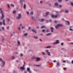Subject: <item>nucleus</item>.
Here are the masks:
<instances>
[{"label": "nucleus", "mask_w": 73, "mask_h": 73, "mask_svg": "<svg viewBox=\"0 0 73 73\" xmlns=\"http://www.w3.org/2000/svg\"><path fill=\"white\" fill-rule=\"evenodd\" d=\"M45 28V27L44 26H43L41 27V28Z\"/></svg>", "instance_id": "c85d7f7f"}, {"label": "nucleus", "mask_w": 73, "mask_h": 73, "mask_svg": "<svg viewBox=\"0 0 73 73\" xmlns=\"http://www.w3.org/2000/svg\"><path fill=\"white\" fill-rule=\"evenodd\" d=\"M41 60V58H37V61H39Z\"/></svg>", "instance_id": "4468645a"}, {"label": "nucleus", "mask_w": 73, "mask_h": 73, "mask_svg": "<svg viewBox=\"0 0 73 73\" xmlns=\"http://www.w3.org/2000/svg\"><path fill=\"white\" fill-rule=\"evenodd\" d=\"M42 32H45V30H43L42 31Z\"/></svg>", "instance_id": "3c124183"}, {"label": "nucleus", "mask_w": 73, "mask_h": 73, "mask_svg": "<svg viewBox=\"0 0 73 73\" xmlns=\"http://www.w3.org/2000/svg\"><path fill=\"white\" fill-rule=\"evenodd\" d=\"M37 66H40V65H37Z\"/></svg>", "instance_id": "8fccbe9b"}, {"label": "nucleus", "mask_w": 73, "mask_h": 73, "mask_svg": "<svg viewBox=\"0 0 73 73\" xmlns=\"http://www.w3.org/2000/svg\"><path fill=\"white\" fill-rule=\"evenodd\" d=\"M50 22L51 23H52V20H50Z\"/></svg>", "instance_id": "de8ad7c7"}, {"label": "nucleus", "mask_w": 73, "mask_h": 73, "mask_svg": "<svg viewBox=\"0 0 73 73\" xmlns=\"http://www.w3.org/2000/svg\"><path fill=\"white\" fill-rule=\"evenodd\" d=\"M34 58H35V60H36V61H37V58L36 57L33 56L31 58V59H32V60L34 59Z\"/></svg>", "instance_id": "9b49d317"}, {"label": "nucleus", "mask_w": 73, "mask_h": 73, "mask_svg": "<svg viewBox=\"0 0 73 73\" xmlns=\"http://www.w3.org/2000/svg\"><path fill=\"white\" fill-rule=\"evenodd\" d=\"M0 61H2L3 63V66H4L5 65V62L4 61H3V60L1 58H0Z\"/></svg>", "instance_id": "6e6552de"}, {"label": "nucleus", "mask_w": 73, "mask_h": 73, "mask_svg": "<svg viewBox=\"0 0 73 73\" xmlns=\"http://www.w3.org/2000/svg\"><path fill=\"white\" fill-rule=\"evenodd\" d=\"M42 3V1H40V3Z\"/></svg>", "instance_id": "338daca9"}, {"label": "nucleus", "mask_w": 73, "mask_h": 73, "mask_svg": "<svg viewBox=\"0 0 73 73\" xmlns=\"http://www.w3.org/2000/svg\"><path fill=\"white\" fill-rule=\"evenodd\" d=\"M2 24H3V23L1 22H0V25H2Z\"/></svg>", "instance_id": "473e14b6"}, {"label": "nucleus", "mask_w": 73, "mask_h": 73, "mask_svg": "<svg viewBox=\"0 0 73 73\" xmlns=\"http://www.w3.org/2000/svg\"><path fill=\"white\" fill-rule=\"evenodd\" d=\"M27 15H29V12L27 11Z\"/></svg>", "instance_id": "2f4dec72"}, {"label": "nucleus", "mask_w": 73, "mask_h": 73, "mask_svg": "<svg viewBox=\"0 0 73 73\" xmlns=\"http://www.w3.org/2000/svg\"><path fill=\"white\" fill-rule=\"evenodd\" d=\"M11 6L13 7H14V5H13V4H11Z\"/></svg>", "instance_id": "7c9ffc66"}, {"label": "nucleus", "mask_w": 73, "mask_h": 73, "mask_svg": "<svg viewBox=\"0 0 73 73\" xmlns=\"http://www.w3.org/2000/svg\"><path fill=\"white\" fill-rule=\"evenodd\" d=\"M66 23H67V24L68 25H69V24H70V22L68 21H66Z\"/></svg>", "instance_id": "b1692460"}, {"label": "nucleus", "mask_w": 73, "mask_h": 73, "mask_svg": "<svg viewBox=\"0 0 73 73\" xmlns=\"http://www.w3.org/2000/svg\"><path fill=\"white\" fill-rule=\"evenodd\" d=\"M26 5L25 4H24V9H25V7H26Z\"/></svg>", "instance_id": "c756f323"}, {"label": "nucleus", "mask_w": 73, "mask_h": 73, "mask_svg": "<svg viewBox=\"0 0 73 73\" xmlns=\"http://www.w3.org/2000/svg\"><path fill=\"white\" fill-rule=\"evenodd\" d=\"M3 23L4 25H5V21L4 20V19L3 20Z\"/></svg>", "instance_id": "f3484780"}, {"label": "nucleus", "mask_w": 73, "mask_h": 73, "mask_svg": "<svg viewBox=\"0 0 73 73\" xmlns=\"http://www.w3.org/2000/svg\"><path fill=\"white\" fill-rule=\"evenodd\" d=\"M46 52L47 53L48 56H50V53L49 52V50H47Z\"/></svg>", "instance_id": "0eeeda50"}, {"label": "nucleus", "mask_w": 73, "mask_h": 73, "mask_svg": "<svg viewBox=\"0 0 73 73\" xmlns=\"http://www.w3.org/2000/svg\"><path fill=\"white\" fill-rule=\"evenodd\" d=\"M16 11H13V13H16Z\"/></svg>", "instance_id": "c9c22d12"}, {"label": "nucleus", "mask_w": 73, "mask_h": 73, "mask_svg": "<svg viewBox=\"0 0 73 73\" xmlns=\"http://www.w3.org/2000/svg\"><path fill=\"white\" fill-rule=\"evenodd\" d=\"M59 2H61L62 0H58Z\"/></svg>", "instance_id": "4c0bfd02"}, {"label": "nucleus", "mask_w": 73, "mask_h": 73, "mask_svg": "<svg viewBox=\"0 0 73 73\" xmlns=\"http://www.w3.org/2000/svg\"><path fill=\"white\" fill-rule=\"evenodd\" d=\"M8 21H9V19H8V18H7V19Z\"/></svg>", "instance_id": "a19ab883"}, {"label": "nucleus", "mask_w": 73, "mask_h": 73, "mask_svg": "<svg viewBox=\"0 0 73 73\" xmlns=\"http://www.w3.org/2000/svg\"><path fill=\"white\" fill-rule=\"evenodd\" d=\"M32 19L34 20H36V18H35V17H31Z\"/></svg>", "instance_id": "6ab92c4d"}, {"label": "nucleus", "mask_w": 73, "mask_h": 73, "mask_svg": "<svg viewBox=\"0 0 73 73\" xmlns=\"http://www.w3.org/2000/svg\"><path fill=\"white\" fill-rule=\"evenodd\" d=\"M52 35V33H48L46 35V36H49Z\"/></svg>", "instance_id": "a211bd4d"}, {"label": "nucleus", "mask_w": 73, "mask_h": 73, "mask_svg": "<svg viewBox=\"0 0 73 73\" xmlns=\"http://www.w3.org/2000/svg\"><path fill=\"white\" fill-rule=\"evenodd\" d=\"M24 73H27V71H25V72H24Z\"/></svg>", "instance_id": "0e129e2a"}, {"label": "nucleus", "mask_w": 73, "mask_h": 73, "mask_svg": "<svg viewBox=\"0 0 73 73\" xmlns=\"http://www.w3.org/2000/svg\"><path fill=\"white\" fill-rule=\"evenodd\" d=\"M4 38H3H3H2V41H4Z\"/></svg>", "instance_id": "c03bdc74"}, {"label": "nucleus", "mask_w": 73, "mask_h": 73, "mask_svg": "<svg viewBox=\"0 0 73 73\" xmlns=\"http://www.w3.org/2000/svg\"><path fill=\"white\" fill-rule=\"evenodd\" d=\"M20 69L21 70V69H23V70H24L25 69V68H24V67H21L20 68Z\"/></svg>", "instance_id": "f8f14e48"}, {"label": "nucleus", "mask_w": 73, "mask_h": 73, "mask_svg": "<svg viewBox=\"0 0 73 73\" xmlns=\"http://www.w3.org/2000/svg\"><path fill=\"white\" fill-rule=\"evenodd\" d=\"M64 45V43H62L61 44V45Z\"/></svg>", "instance_id": "49530a36"}, {"label": "nucleus", "mask_w": 73, "mask_h": 73, "mask_svg": "<svg viewBox=\"0 0 73 73\" xmlns=\"http://www.w3.org/2000/svg\"><path fill=\"white\" fill-rule=\"evenodd\" d=\"M51 46H47L46 47V48H51Z\"/></svg>", "instance_id": "aec40b11"}, {"label": "nucleus", "mask_w": 73, "mask_h": 73, "mask_svg": "<svg viewBox=\"0 0 73 73\" xmlns=\"http://www.w3.org/2000/svg\"><path fill=\"white\" fill-rule=\"evenodd\" d=\"M7 29H9V27H7Z\"/></svg>", "instance_id": "052dcab7"}, {"label": "nucleus", "mask_w": 73, "mask_h": 73, "mask_svg": "<svg viewBox=\"0 0 73 73\" xmlns=\"http://www.w3.org/2000/svg\"><path fill=\"white\" fill-rule=\"evenodd\" d=\"M70 44H73V42H71V43H70Z\"/></svg>", "instance_id": "e2e57ef3"}, {"label": "nucleus", "mask_w": 73, "mask_h": 73, "mask_svg": "<svg viewBox=\"0 0 73 73\" xmlns=\"http://www.w3.org/2000/svg\"><path fill=\"white\" fill-rule=\"evenodd\" d=\"M0 13H1L2 15L1 17V19H3L4 17V13H3V11H2V9L1 8H0Z\"/></svg>", "instance_id": "f257e3e1"}, {"label": "nucleus", "mask_w": 73, "mask_h": 73, "mask_svg": "<svg viewBox=\"0 0 73 73\" xmlns=\"http://www.w3.org/2000/svg\"><path fill=\"white\" fill-rule=\"evenodd\" d=\"M56 62V60H55L54 61V62Z\"/></svg>", "instance_id": "5fc2aeb1"}, {"label": "nucleus", "mask_w": 73, "mask_h": 73, "mask_svg": "<svg viewBox=\"0 0 73 73\" xmlns=\"http://www.w3.org/2000/svg\"><path fill=\"white\" fill-rule=\"evenodd\" d=\"M65 12L66 13H68L69 12V11H68V10H66L65 11Z\"/></svg>", "instance_id": "393cba45"}, {"label": "nucleus", "mask_w": 73, "mask_h": 73, "mask_svg": "<svg viewBox=\"0 0 73 73\" xmlns=\"http://www.w3.org/2000/svg\"><path fill=\"white\" fill-rule=\"evenodd\" d=\"M55 6L57 7H60V8H61V7H62V6H61V5H59L57 3H56L55 4Z\"/></svg>", "instance_id": "20e7f679"}, {"label": "nucleus", "mask_w": 73, "mask_h": 73, "mask_svg": "<svg viewBox=\"0 0 73 73\" xmlns=\"http://www.w3.org/2000/svg\"><path fill=\"white\" fill-rule=\"evenodd\" d=\"M51 32H53V29H54V28L53 27H52L51 28Z\"/></svg>", "instance_id": "dca6fc26"}, {"label": "nucleus", "mask_w": 73, "mask_h": 73, "mask_svg": "<svg viewBox=\"0 0 73 73\" xmlns=\"http://www.w3.org/2000/svg\"><path fill=\"white\" fill-rule=\"evenodd\" d=\"M49 30H47V32H49Z\"/></svg>", "instance_id": "603ef678"}, {"label": "nucleus", "mask_w": 73, "mask_h": 73, "mask_svg": "<svg viewBox=\"0 0 73 73\" xmlns=\"http://www.w3.org/2000/svg\"><path fill=\"white\" fill-rule=\"evenodd\" d=\"M56 12H57V13H58V14L59 13H58V11H56Z\"/></svg>", "instance_id": "680f3d73"}, {"label": "nucleus", "mask_w": 73, "mask_h": 73, "mask_svg": "<svg viewBox=\"0 0 73 73\" xmlns=\"http://www.w3.org/2000/svg\"><path fill=\"white\" fill-rule=\"evenodd\" d=\"M71 5H72V6H73V3L72 2L71 3Z\"/></svg>", "instance_id": "58836bf2"}, {"label": "nucleus", "mask_w": 73, "mask_h": 73, "mask_svg": "<svg viewBox=\"0 0 73 73\" xmlns=\"http://www.w3.org/2000/svg\"><path fill=\"white\" fill-rule=\"evenodd\" d=\"M51 17L52 18H57L58 17V15H51Z\"/></svg>", "instance_id": "39448f33"}, {"label": "nucleus", "mask_w": 73, "mask_h": 73, "mask_svg": "<svg viewBox=\"0 0 73 73\" xmlns=\"http://www.w3.org/2000/svg\"><path fill=\"white\" fill-rule=\"evenodd\" d=\"M62 26H63V25L62 24H58L55 26V28L56 29H58L60 27H62Z\"/></svg>", "instance_id": "7ed1b4c3"}, {"label": "nucleus", "mask_w": 73, "mask_h": 73, "mask_svg": "<svg viewBox=\"0 0 73 73\" xmlns=\"http://www.w3.org/2000/svg\"><path fill=\"white\" fill-rule=\"evenodd\" d=\"M29 15H33V11H31L30 13H29Z\"/></svg>", "instance_id": "ddd939ff"}, {"label": "nucleus", "mask_w": 73, "mask_h": 73, "mask_svg": "<svg viewBox=\"0 0 73 73\" xmlns=\"http://www.w3.org/2000/svg\"><path fill=\"white\" fill-rule=\"evenodd\" d=\"M31 31H32V32H33L35 33H36V31L35 30L33 29H32L31 30Z\"/></svg>", "instance_id": "2eb2a0df"}, {"label": "nucleus", "mask_w": 73, "mask_h": 73, "mask_svg": "<svg viewBox=\"0 0 73 73\" xmlns=\"http://www.w3.org/2000/svg\"><path fill=\"white\" fill-rule=\"evenodd\" d=\"M72 64H73V60H72Z\"/></svg>", "instance_id": "774afa93"}, {"label": "nucleus", "mask_w": 73, "mask_h": 73, "mask_svg": "<svg viewBox=\"0 0 73 73\" xmlns=\"http://www.w3.org/2000/svg\"><path fill=\"white\" fill-rule=\"evenodd\" d=\"M23 1L25 2V0H20V3L21 4V5H23Z\"/></svg>", "instance_id": "1a4fd4ad"}, {"label": "nucleus", "mask_w": 73, "mask_h": 73, "mask_svg": "<svg viewBox=\"0 0 73 73\" xmlns=\"http://www.w3.org/2000/svg\"><path fill=\"white\" fill-rule=\"evenodd\" d=\"M2 30H4V28L3 27H2Z\"/></svg>", "instance_id": "79ce46f5"}, {"label": "nucleus", "mask_w": 73, "mask_h": 73, "mask_svg": "<svg viewBox=\"0 0 73 73\" xmlns=\"http://www.w3.org/2000/svg\"><path fill=\"white\" fill-rule=\"evenodd\" d=\"M63 69L64 70H66V68H63Z\"/></svg>", "instance_id": "e433bc0d"}, {"label": "nucleus", "mask_w": 73, "mask_h": 73, "mask_svg": "<svg viewBox=\"0 0 73 73\" xmlns=\"http://www.w3.org/2000/svg\"><path fill=\"white\" fill-rule=\"evenodd\" d=\"M23 54H21L20 56H23Z\"/></svg>", "instance_id": "4d7b16f0"}, {"label": "nucleus", "mask_w": 73, "mask_h": 73, "mask_svg": "<svg viewBox=\"0 0 73 73\" xmlns=\"http://www.w3.org/2000/svg\"><path fill=\"white\" fill-rule=\"evenodd\" d=\"M60 65V62H57V66H59Z\"/></svg>", "instance_id": "4be33fe9"}, {"label": "nucleus", "mask_w": 73, "mask_h": 73, "mask_svg": "<svg viewBox=\"0 0 73 73\" xmlns=\"http://www.w3.org/2000/svg\"><path fill=\"white\" fill-rule=\"evenodd\" d=\"M63 62H66V61H65V60H63Z\"/></svg>", "instance_id": "13d9d810"}, {"label": "nucleus", "mask_w": 73, "mask_h": 73, "mask_svg": "<svg viewBox=\"0 0 73 73\" xmlns=\"http://www.w3.org/2000/svg\"><path fill=\"white\" fill-rule=\"evenodd\" d=\"M45 19H43L40 20V21L41 22H43V21H45Z\"/></svg>", "instance_id": "412c9836"}, {"label": "nucleus", "mask_w": 73, "mask_h": 73, "mask_svg": "<svg viewBox=\"0 0 73 73\" xmlns=\"http://www.w3.org/2000/svg\"><path fill=\"white\" fill-rule=\"evenodd\" d=\"M16 62H19V61H18V60H17Z\"/></svg>", "instance_id": "69168bd1"}, {"label": "nucleus", "mask_w": 73, "mask_h": 73, "mask_svg": "<svg viewBox=\"0 0 73 73\" xmlns=\"http://www.w3.org/2000/svg\"><path fill=\"white\" fill-rule=\"evenodd\" d=\"M18 29L19 30H20V27H18Z\"/></svg>", "instance_id": "864d4df0"}, {"label": "nucleus", "mask_w": 73, "mask_h": 73, "mask_svg": "<svg viewBox=\"0 0 73 73\" xmlns=\"http://www.w3.org/2000/svg\"><path fill=\"white\" fill-rule=\"evenodd\" d=\"M27 70L29 72V71H30V68H27Z\"/></svg>", "instance_id": "cd10ccee"}, {"label": "nucleus", "mask_w": 73, "mask_h": 73, "mask_svg": "<svg viewBox=\"0 0 73 73\" xmlns=\"http://www.w3.org/2000/svg\"><path fill=\"white\" fill-rule=\"evenodd\" d=\"M40 41H42V40H41V39H40Z\"/></svg>", "instance_id": "bf43d9fd"}, {"label": "nucleus", "mask_w": 73, "mask_h": 73, "mask_svg": "<svg viewBox=\"0 0 73 73\" xmlns=\"http://www.w3.org/2000/svg\"><path fill=\"white\" fill-rule=\"evenodd\" d=\"M55 23H57V21H54Z\"/></svg>", "instance_id": "f704fd0d"}, {"label": "nucleus", "mask_w": 73, "mask_h": 73, "mask_svg": "<svg viewBox=\"0 0 73 73\" xmlns=\"http://www.w3.org/2000/svg\"><path fill=\"white\" fill-rule=\"evenodd\" d=\"M18 45H20V42L19 41H18Z\"/></svg>", "instance_id": "5701e85b"}, {"label": "nucleus", "mask_w": 73, "mask_h": 73, "mask_svg": "<svg viewBox=\"0 0 73 73\" xmlns=\"http://www.w3.org/2000/svg\"><path fill=\"white\" fill-rule=\"evenodd\" d=\"M28 29H29V30L30 29H31V27H29L28 28Z\"/></svg>", "instance_id": "6e6d98bb"}, {"label": "nucleus", "mask_w": 73, "mask_h": 73, "mask_svg": "<svg viewBox=\"0 0 73 73\" xmlns=\"http://www.w3.org/2000/svg\"><path fill=\"white\" fill-rule=\"evenodd\" d=\"M7 7L8 8H10V7H9V4H7Z\"/></svg>", "instance_id": "a878e982"}, {"label": "nucleus", "mask_w": 73, "mask_h": 73, "mask_svg": "<svg viewBox=\"0 0 73 73\" xmlns=\"http://www.w3.org/2000/svg\"><path fill=\"white\" fill-rule=\"evenodd\" d=\"M21 14H18V16L17 17V19L19 20V19H21Z\"/></svg>", "instance_id": "f03ea898"}, {"label": "nucleus", "mask_w": 73, "mask_h": 73, "mask_svg": "<svg viewBox=\"0 0 73 73\" xmlns=\"http://www.w3.org/2000/svg\"><path fill=\"white\" fill-rule=\"evenodd\" d=\"M12 59H15V57H14V56H12Z\"/></svg>", "instance_id": "ea45409f"}, {"label": "nucleus", "mask_w": 73, "mask_h": 73, "mask_svg": "<svg viewBox=\"0 0 73 73\" xmlns=\"http://www.w3.org/2000/svg\"><path fill=\"white\" fill-rule=\"evenodd\" d=\"M27 35H28V34L27 33H25L24 34V35L25 36H27Z\"/></svg>", "instance_id": "bb28decb"}, {"label": "nucleus", "mask_w": 73, "mask_h": 73, "mask_svg": "<svg viewBox=\"0 0 73 73\" xmlns=\"http://www.w3.org/2000/svg\"><path fill=\"white\" fill-rule=\"evenodd\" d=\"M58 42H59V40H57L55 42L53 43V45L57 44H58Z\"/></svg>", "instance_id": "423d86ee"}, {"label": "nucleus", "mask_w": 73, "mask_h": 73, "mask_svg": "<svg viewBox=\"0 0 73 73\" xmlns=\"http://www.w3.org/2000/svg\"><path fill=\"white\" fill-rule=\"evenodd\" d=\"M22 29H23V28H25V27H22Z\"/></svg>", "instance_id": "37998d69"}, {"label": "nucleus", "mask_w": 73, "mask_h": 73, "mask_svg": "<svg viewBox=\"0 0 73 73\" xmlns=\"http://www.w3.org/2000/svg\"><path fill=\"white\" fill-rule=\"evenodd\" d=\"M69 30H70V31H73V30L72 29H69Z\"/></svg>", "instance_id": "09e8293b"}, {"label": "nucleus", "mask_w": 73, "mask_h": 73, "mask_svg": "<svg viewBox=\"0 0 73 73\" xmlns=\"http://www.w3.org/2000/svg\"><path fill=\"white\" fill-rule=\"evenodd\" d=\"M49 14V12H47L46 13V15H43V16H48Z\"/></svg>", "instance_id": "9d476101"}, {"label": "nucleus", "mask_w": 73, "mask_h": 73, "mask_svg": "<svg viewBox=\"0 0 73 73\" xmlns=\"http://www.w3.org/2000/svg\"><path fill=\"white\" fill-rule=\"evenodd\" d=\"M45 53L44 52H42V54H43V55H45Z\"/></svg>", "instance_id": "72a5a7b5"}, {"label": "nucleus", "mask_w": 73, "mask_h": 73, "mask_svg": "<svg viewBox=\"0 0 73 73\" xmlns=\"http://www.w3.org/2000/svg\"><path fill=\"white\" fill-rule=\"evenodd\" d=\"M29 73H32V72H31V70H30V71H29Z\"/></svg>", "instance_id": "a18cd8bd"}]
</instances>
